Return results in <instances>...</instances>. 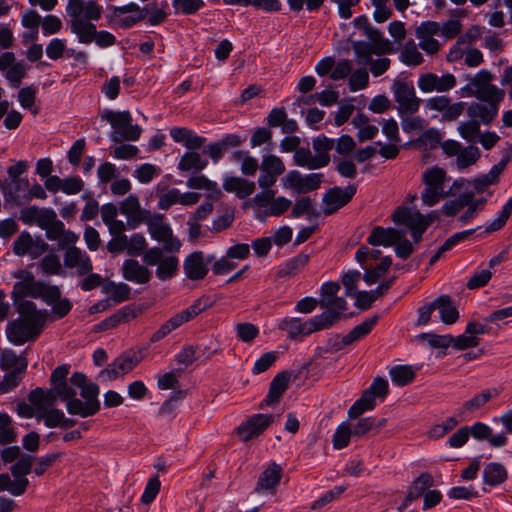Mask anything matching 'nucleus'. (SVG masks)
<instances>
[{"label":"nucleus","instance_id":"f257e3e1","mask_svg":"<svg viewBox=\"0 0 512 512\" xmlns=\"http://www.w3.org/2000/svg\"><path fill=\"white\" fill-rule=\"evenodd\" d=\"M103 7L96 0H68L66 13L70 17L68 27L82 44L95 42L100 48H107L116 44V37L106 31H98L92 21H98Z\"/></svg>","mask_w":512,"mask_h":512},{"label":"nucleus","instance_id":"f03ea898","mask_svg":"<svg viewBox=\"0 0 512 512\" xmlns=\"http://www.w3.org/2000/svg\"><path fill=\"white\" fill-rule=\"evenodd\" d=\"M18 318L7 324V339L14 345H23L34 342L43 332L49 319L46 309H38L36 304L29 300H22L17 304Z\"/></svg>","mask_w":512,"mask_h":512},{"label":"nucleus","instance_id":"7ed1b4c3","mask_svg":"<svg viewBox=\"0 0 512 512\" xmlns=\"http://www.w3.org/2000/svg\"><path fill=\"white\" fill-rule=\"evenodd\" d=\"M212 305L213 301H211L210 297L203 296L198 298L189 307L173 315L163 323L160 328L152 334L150 342L155 343L162 340L172 331L195 319L199 314L212 307Z\"/></svg>","mask_w":512,"mask_h":512},{"label":"nucleus","instance_id":"20e7f679","mask_svg":"<svg viewBox=\"0 0 512 512\" xmlns=\"http://www.w3.org/2000/svg\"><path fill=\"white\" fill-rule=\"evenodd\" d=\"M101 117L113 128L112 141H137L140 138L142 129L139 125L132 124V116L129 111L104 110Z\"/></svg>","mask_w":512,"mask_h":512},{"label":"nucleus","instance_id":"39448f33","mask_svg":"<svg viewBox=\"0 0 512 512\" xmlns=\"http://www.w3.org/2000/svg\"><path fill=\"white\" fill-rule=\"evenodd\" d=\"M446 181V172L444 169L437 166L428 168L422 175V182L425 189L421 194V199L424 205L434 206L441 199L450 195V191L444 190Z\"/></svg>","mask_w":512,"mask_h":512},{"label":"nucleus","instance_id":"423d86ee","mask_svg":"<svg viewBox=\"0 0 512 512\" xmlns=\"http://www.w3.org/2000/svg\"><path fill=\"white\" fill-rule=\"evenodd\" d=\"M493 75L489 70L482 69L462 88L464 94L478 100L504 98L505 91L492 84Z\"/></svg>","mask_w":512,"mask_h":512},{"label":"nucleus","instance_id":"0eeeda50","mask_svg":"<svg viewBox=\"0 0 512 512\" xmlns=\"http://www.w3.org/2000/svg\"><path fill=\"white\" fill-rule=\"evenodd\" d=\"M392 219L397 225H406L410 231L415 243L420 242L423 233L433 222L432 215L424 216L420 212H412L409 208L399 207L392 215Z\"/></svg>","mask_w":512,"mask_h":512},{"label":"nucleus","instance_id":"6e6552de","mask_svg":"<svg viewBox=\"0 0 512 512\" xmlns=\"http://www.w3.org/2000/svg\"><path fill=\"white\" fill-rule=\"evenodd\" d=\"M143 262L147 266H155L156 276L161 281L173 278L179 270V259L176 256H164V250L159 247L148 249L143 255Z\"/></svg>","mask_w":512,"mask_h":512},{"label":"nucleus","instance_id":"1a4fd4ad","mask_svg":"<svg viewBox=\"0 0 512 512\" xmlns=\"http://www.w3.org/2000/svg\"><path fill=\"white\" fill-rule=\"evenodd\" d=\"M142 360L140 352L128 350L119 355L112 363L99 373L102 381H112L134 369Z\"/></svg>","mask_w":512,"mask_h":512},{"label":"nucleus","instance_id":"9d476101","mask_svg":"<svg viewBox=\"0 0 512 512\" xmlns=\"http://www.w3.org/2000/svg\"><path fill=\"white\" fill-rule=\"evenodd\" d=\"M147 225L151 237L163 243L162 250L168 253H175L180 250L181 241L173 236L171 227L164 222L162 216L157 215L150 218Z\"/></svg>","mask_w":512,"mask_h":512},{"label":"nucleus","instance_id":"9b49d317","mask_svg":"<svg viewBox=\"0 0 512 512\" xmlns=\"http://www.w3.org/2000/svg\"><path fill=\"white\" fill-rule=\"evenodd\" d=\"M392 91L401 116L411 115L419 110L420 99L416 97L412 83L397 80L393 83Z\"/></svg>","mask_w":512,"mask_h":512},{"label":"nucleus","instance_id":"f8f14e48","mask_svg":"<svg viewBox=\"0 0 512 512\" xmlns=\"http://www.w3.org/2000/svg\"><path fill=\"white\" fill-rule=\"evenodd\" d=\"M322 173H311L302 175L297 170L289 171L282 182L285 188L292 189L298 194H306L317 190L323 181Z\"/></svg>","mask_w":512,"mask_h":512},{"label":"nucleus","instance_id":"ddd939ff","mask_svg":"<svg viewBox=\"0 0 512 512\" xmlns=\"http://www.w3.org/2000/svg\"><path fill=\"white\" fill-rule=\"evenodd\" d=\"M48 249V244L41 238H33L24 230L13 242V253L17 256L28 255L31 259H37Z\"/></svg>","mask_w":512,"mask_h":512},{"label":"nucleus","instance_id":"4468645a","mask_svg":"<svg viewBox=\"0 0 512 512\" xmlns=\"http://www.w3.org/2000/svg\"><path fill=\"white\" fill-rule=\"evenodd\" d=\"M417 84L424 93H444L452 90L456 86L457 80L451 73L438 76L435 73L428 72L419 76Z\"/></svg>","mask_w":512,"mask_h":512},{"label":"nucleus","instance_id":"2eb2a0df","mask_svg":"<svg viewBox=\"0 0 512 512\" xmlns=\"http://www.w3.org/2000/svg\"><path fill=\"white\" fill-rule=\"evenodd\" d=\"M426 108L431 111H437L442 114V120L452 122L457 120L465 110V103H452L448 96H434L426 101Z\"/></svg>","mask_w":512,"mask_h":512},{"label":"nucleus","instance_id":"dca6fc26","mask_svg":"<svg viewBox=\"0 0 512 512\" xmlns=\"http://www.w3.org/2000/svg\"><path fill=\"white\" fill-rule=\"evenodd\" d=\"M504 98H493L492 100H479L472 102L466 112L469 118L480 124L489 125L498 115L500 103Z\"/></svg>","mask_w":512,"mask_h":512},{"label":"nucleus","instance_id":"f3484780","mask_svg":"<svg viewBox=\"0 0 512 512\" xmlns=\"http://www.w3.org/2000/svg\"><path fill=\"white\" fill-rule=\"evenodd\" d=\"M275 420L273 414H255L237 428L239 438L247 442L261 435Z\"/></svg>","mask_w":512,"mask_h":512},{"label":"nucleus","instance_id":"a211bd4d","mask_svg":"<svg viewBox=\"0 0 512 512\" xmlns=\"http://www.w3.org/2000/svg\"><path fill=\"white\" fill-rule=\"evenodd\" d=\"M260 170L259 187H272L276 183L277 177L284 173L285 165L279 157L269 154L263 156Z\"/></svg>","mask_w":512,"mask_h":512},{"label":"nucleus","instance_id":"6ab92c4d","mask_svg":"<svg viewBox=\"0 0 512 512\" xmlns=\"http://www.w3.org/2000/svg\"><path fill=\"white\" fill-rule=\"evenodd\" d=\"M357 187L350 184L345 188L334 187L330 189L323 197V202L326 205L324 213L330 215L335 213L339 208L348 204L353 196L356 194Z\"/></svg>","mask_w":512,"mask_h":512},{"label":"nucleus","instance_id":"aec40b11","mask_svg":"<svg viewBox=\"0 0 512 512\" xmlns=\"http://www.w3.org/2000/svg\"><path fill=\"white\" fill-rule=\"evenodd\" d=\"M64 264L67 268H75L79 276H84L93 270V265L88 254L76 246H71L66 250L64 254Z\"/></svg>","mask_w":512,"mask_h":512},{"label":"nucleus","instance_id":"412c9836","mask_svg":"<svg viewBox=\"0 0 512 512\" xmlns=\"http://www.w3.org/2000/svg\"><path fill=\"white\" fill-rule=\"evenodd\" d=\"M340 285L337 282H325L321 286L319 306L321 308H334L339 311L347 309V302L344 298L338 297Z\"/></svg>","mask_w":512,"mask_h":512},{"label":"nucleus","instance_id":"4be33fe9","mask_svg":"<svg viewBox=\"0 0 512 512\" xmlns=\"http://www.w3.org/2000/svg\"><path fill=\"white\" fill-rule=\"evenodd\" d=\"M404 233L405 232L403 230L376 226L372 229L370 235L368 236L367 242L373 246L390 247L397 241L401 240V238L404 236Z\"/></svg>","mask_w":512,"mask_h":512},{"label":"nucleus","instance_id":"5701e85b","mask_svg":"<svg viewBox=\"0 0 512 512\" xmlns=\"http://www.w3.org/2000/svg\"><path fill=\"white\" fill-rule=\"evenodd\" d=\"M121 271L125 280L137 284H146L152 277V272L135 259L125 260Z\"/></svg>","mask_w":512,"mask_h":512},{"label":"nucleus","instance_id":"b1692460","mask_svg":"<svg viewBox=\"0 0 512 512\" xmlns=\"http://www.w3.org/2000/svg\"><path fill=\"white\" fill-rule=\"evenodd\" d=\"M290 381V374L286 371H283L277 374L273 380L270 382L269 391L265 399L262 401L260 407L273 406L277 404L282 395L288 389Z\"/></svg>","mask_w":512,"mask_h":512},{"label":"nucleus","instance_id":"393cba45","mask_svg":"<svg viewBox=\"0 0 512 512\" xmlns=\"http://www.w3.org/2000/svg\"><path fill=\"white\" fill-rule=\"evenodd\" d=\"M183 269L187 278L191 280L203 279L208 273L203 253L195 251L189 254L184 260Z\"/></svg>","mask_w":512,"mask_h":512},{"label":"nucleus","instance_id":"a878e982","mask_svg":"<svg viewBox=\"0 0 512 512\" xmlns=\"http://www.w3.org/2000/svg\"><path fill=\"white\" fill-rule=\"evenodd\" d=\"M282 477V468L276 463H272L266 468L259 476L255 491L261 492H274Z\"/></svg>","mask_w":512,"mask_h":512},{"label":"nucleus","instance_id":"bb28decb","mask_svg":"<svg viewBox=\"0 0 512 512\" xmlns=\"http://www.w3.org/2000/svg\"><path fill=\"white\" fill-rule=\"evenodd\" d=\"M142 313V309L133 305H127L119 309L113 315L109 316L98 324L99 330H108L115 328L120 323H127L137 318Z\"/></svg>","mask_w":512,"mask_h":512},{"label":"nucleus","instance_id":"cd10ccee","mask_svg":"<svg viewBox=\"0 0 512 512\" xmlns=\"http://www.w3.org/2000/svg\"><path fill=\"white\" fill-rule=\"evenodd\" d=\"M503 391L502 386L490 387L466 401L459 409V415L464 416L467 412H474L482 408L491 399L498 397Z\"/></svg>","mask_w":512,"mask_h":512},{"label":"nucleus","instance_id":"c85d7f7f","mask_svg":"<svg viewBox=\"0 0 512 512\" xmlns=\"http://www.w3.org/2000/svg\"><path fill=\"white\" fill-rule=\"evenodd\" d=\"M223 188L228 193H235L240 199H244L255 191V183L242 177L227 176L223 182Z\"/></svg>","mask_w":512,"mask_h":512},{"label":"nucleus","instance_id":"c756f323","mask_svg":"<svg viewBox=\"0 0 512 512\" xmlns=\"http://www.w3.org/2000/svg\"><path fill=\"white\" fill-rule=\"evenodd\" d=\"M54 212L51 208H40L38 206H29L21 209L20 220L27 225L36 224L42 228L49 220V217Z\"/></svg>","mask_w":512,"mask_h":512},{"label":"nucleus","instance_id":"7c9ffc66","mask_svg":"<svg viewBox=\"0 0 512 512\" xmlns=\"http://www.w3.org/2000/svg\"><path fill=\"white\" fill-rule=\"evenodd\" d=\"M433 485L434 479L431 474L427 472L420 474V476L413 481L403 506L406 507L419 497L423 496Z\"/></svg>","mask_w":512,"mask_h":512},{"label":"nucleus","instance_id":"2f4dec72","mask_svg":"<svg viewBox=\"0 0 512 512\" xmlns=\"http://www.w3.org/2000/svg\"><path fill=\"white\" fill-rule=\"evenodd\" d=\"M436 309L439 310L440 319L444 324H454L459 318V312L454 305L452 298L443 294L435 299Z\"/></svg>","mask_w":512,"mask_h":512},{"label":"nucleus","instance_id":"473e14b6","mask_svg":"<svg viewBox=\"0 0 512 512\" xmlns=\"http://www.w3.org/2000/svg\"><path fill=\"white\" fill-rule=\"evenodd\" d=\"M279 328L287 331L290 339L312 334L310 320L302 322L300 318H285L279 324Z\"/></svg>","mask_w":512,"mask_h":512},{"label":"nucleus","instance_id":"72a5a7b5","mask_svg":"<svg viewBox=\"0 0 512 512\" xmlns=\"http://www.w3.org/2000/svg\"><path fill=\"white\" fill-rule=\"evenodd\" d=\"M326 311L320 315L310 318L312 333L332 327L341 318L343 311L334 308H325Z\"/></svg>","mask_w":512,"mask_h":512},{"label":"nucleus","instance_id":"f704fd0d","mask_svg":"<svg viewBox=\"0 0 512 512\" xmlns=\"http://www.w3.org/2000/svg\"><path fill=\"white\" fill-rule=\"evenodd\" d=\"M47 283L42 281H35L32 276L17 282L14 285V293L20 296H30L35 299H41L44 288Z\"/></svg>","mask_w":512,"mask_h":512},{"label":"nucleus","instance_id":"c9c22d12","mask_svg":"<svg viewBox=\"0 0 512 512\" xmlns=\"http://www.w3.org/2000/svg\"><path fill=\"white\" fill-rule=\"evenodd\" d=\"M508 473L503 464L491 462L483 469V482L489 486H497L507 480Z\"/></svg>","mask_w":512,"mask_h":512},{"label":"nucleus","instance_id":"e433bc0d","mask_svg":"<svg viewBox=\"0 0 512 512\" xmlns=\"http://www.w3.org/2000/svg\"><path fill=\"white\" fill-rule=\"evenodd\" d=\"M335 139L328 138L326 136L317 137L313 139V149L316 152V160L318 164L316 166L325 167L330 162L329 151L334 149Z\"/></svg>","mask_w":512,"mask_h":512},{"label":"nucleus","instance_id":"4c0bfd02","mask_svg":"<svg viewBox=\"0 0 512 512\" xmlns=\"http://www.w3.org/2000/svg\"><path fill=\"white\" fill-rule=\"evenodd\" d=\"M378 322V316L366 319L362 323L355 326L347 335L342 337V343L353 344L366 337Z\"/></svg>","mask_w":512,"mask_h":512},{"label":"nucleus","instance_id":"58836bf2","mask_svg":"<svg viewBox=\"0 0 512 512\" xmlns=\"http://www.w3.org/2000/svg\"><path fill=\"white\" fill-rule=\"evenodd\" d=\"M378 322V316L366 319L362 323L355 326L347 335L342 337V343L353 344L366 337Z\"/></svg>","mask_w":512,"mask_h":512},{"label":"nucleus","instance_id":"ea45409f","mask_svg":"<svg viewBox=\"0 0 512 512\" xmlns=\"http://www.w3.org/2000/svg\"><path fill=\"white\" fill-rule=\"evenodd\" d=\"M309 262V255L300 253L282 264L278 271V278H285L297 274Z\"/></svg>","mask_w":512,"mask_h":512},{"label":"nucleus","instance_id":"a19ab883","mask_svg":"<svg viewBox=\"0 0 512 512\" xmlns=\"http://www.w3.org/2000/svg\"><path fill=\"white\" fill-rule=\"evenodd\" d=\"M66 409L70 415H76L82 418L93 416L100 410L96 403L93 405L76 397L68 401Z\"/></svg>","mask_w":512,"mask_h":512},{"label":"nucleus","instance_id":"79ce46f5","mask_svg":"<svg viewBox=\"0 0 512 512\" xmlns=\"http://www.w3.org/2000/svg\"><path fill=\"white\" fill-rule=\"evenodd\" d=\"M162 9V5L158 6L156 2H152L141 8L137 3L131 2L124 6H113L111 8L112 10V16L113 17H120L124 16L125 14H129V12H140L144 15V19L153 13L155 10Z\"/></svg>","mask_w":512,"mask_h":512},{"label":"nucleus","instance_id":"37998d69","mask_svg":"<svg viewBox=\"0 0 512 512\" xmlns=\"http://www.w3.org/2000/svg\"><path fill=\"white\" fill-rule=\"evenodd\" d=\"M375 397L371 392L367 389L363 391L361 397L355 401V403L350 407L348 411V415L351 419L358 418L366 411L373 410L376 403Z\"/></svg>","mask_w":512,"mask_h":512},{"label":"nucleus","instance_id":"c03bdc74","mask_svg":"<svg viewBox=\"0 0 512 512\" xmlns=\"http://www.w3.org/2000/svg\"><path fill=\"white\" fill-rule=\"evenodd\" d=\"M231 159L241 164V172L246 176H253L258 168H260L257 159L252 157L248 151H234L231 155Z\"/></svg>","mask_w":512,"mask_h":512},{"label":"nucleus","instance_id":"a18cd8bd","mask_svg":"<svg viewBox=\"0 0 512 512\" xmlns=\"http://www.w3.org/2000/svg\"><path fill=\"white\" fill-rule=\"evenodd\" d=\"M29 485L27 478L16 479L12 481L7 473L0 474V492L8 491L14 496L23 495Z\"/></svg>","mask_w":512,"mask_h":512},{"label":"nucleus","instance_id":"49530a36","mask_svg":"<svg viewBox=\"0 0 512 512\" xmlns=\"http://www.w3.org/2000/svg\"><path fill=\"white\" fill-rule=\"evenodd\" d=\"M103 292L110 294V299L117 304L129 300L131 296V288L123 282L110 281L103 287Z\"/></svg>","mask_w":512,"mask_h":512},{"label":"nucleus","instance_id":"de8ad7c7","mask_svg":"<svg viewBox=\"0 0 512 512\" xmlns=\"http://www.w3.org/2000/svg\"><path fill=\"white\" fill-rule=\"evenodd\" d=\"M208 164L206 159H203L198 152H186L180 159L178 168L181 171L203 170Z\"/></svg>","mask_w":512,"mask_h":512},{"label":"nucleus","instance_id":"09e8293b","mask_svg":"<svg viewBox=\"0 0 512 512\" xmlns=\"http://www.w3.org/2000/svg\"><path fill=\"white\" fill-rule=\"evenodd\" d=\"M27 369V363H22L18 369H14L5 374L0 381V394L7 393L17 387L21 382L23 375Z\"/></svg>","mask_w":512,"mask_h":512},{"label":"nucleus","instance_id":"8fccbe9b","mask_svg":"<svg viewBox=\"0 0 512 512\" xmlns=\"http://www.w3.org/2000/svg\"><path fill=\"white\" fill-rule=\"evenodd\" d=\"M364 35L371 41V45L375 47V54L382 55L391 52V43L385 39L377 28L371 26Z\"/></svg>","mask_w":512,"mask_h":512},{"label":"nucleus","instance_id":"3c124183","mask_svg":"<svg viewBox=\"0 0 512 512\" xmlns=\"http://www.w3.org/2000/svg\"><path fill=\"white\" fill-rule=\"evenodd\" d=\"M391 380L398 386H405L415 378V371L409 365H396L389 371Z\"/></svg>","mask_w":512,"mask_h":512},{"label":"nucleus","instance_id":"603ef678","mask_svg":"<svg viewBox=\"0 0 512 512\" xmlns=\"http://www.w3.org/2000/svg\"><path fill=\"white\" fill-rule=\"evenodd\" d=\"M392 259L390 256L382 258L380 264L372 269H367L364 273L363 279L368 284L376 283L390 268Z\"/></svg>","mask_w":512,"mask_h":512},{"label":"nucleus","instance_id":"864d4df0","mask_svg":"<svg viewBox=\"0 0 512 512\" xmlns=\"http://www.w3.org/2000/svg\"><path fill=\"white\" fill-rule=\"evenodd\" d=\"M480 123L476 119L470 118L468 121L462 122L458 127V132L467 142L475 143L480 136Z\"/></svg>","mask_w":512,"mask_h":512},{"label":"nucleus","instance_id":"5fc2aeb1","mask_svg":"<svg viewBox=\"0 0 512 512\" xmlns=\"http://www.w3.org/2000/svg\"><path fill=\"white\" fill-rule=\"evenodd\" d=\"M401 61L409 66H418L424 59L422 54L418 51L414 41L408 42L400 54Z\"/></svg>","mask_w":512,"mask_h":512},{"label":"nucleus","instance_id":"6e6d98bb","mask_svg":"<svg viewBox=\"0 0 512 512\" xmlns=\"http://www.w3.org/2000/svg\"><path fill=\"white\" fill-rule=\"evenodd\" d=\"M27 363L26 358L18 356L13 350L5 349L0 356V367L5 371L18 369L22 363Z\"/></svg>","mask_w":512,"mask_h":512},{"label":"nucleus","instance_id":"4d7b16f0","mask_svg":"<svg viewBox=\"0 0 512 512\" xmlns=\"http://www.w3.org/2000/svg\"><path fill=\"white\" fill-rule=\"evenodd\" d=\"M35 417L38 421L43 420L46 427H60L61 420H63V411L56 408L41 409L40 413L35 414Z\"/></svg>","mask_w":512,"mask_h":512},{"label":"nucleus","instance_id":"13d9d810","mask_svg":"<svg viewBox=\"0 0 512 512\" xmlns=\"http://www.w3.org/2000/svg\"><path fill=\"white\" fill-rule=\"evenodd\" d=\"M41 229L46 231L49 240H59L64 234V223L57 219L56 212H52L48 222Z\"/></svg>","mask_w":512,"mask_h":512},{"label":"nucleus","instance_id":"bf43d9fd","mask_svg":"<svg viewBox=\"0 0 512 512\" xmlns=\"http://www.w3.org/2000/svg\"><path fill=\"white\" fill-rule=\"evenodd\" d=\"M294 162L298 166L307 167L311 170L321 168V166H316L318 164L316 156H313L311 151L307 148H299L295 151Z\"/></svg>","mask_w":512,"mask_h":512},{"label":"nucleus","instance_id":"052dcab7","mask_svg":"<svg viewBox=\"0 0 512 512\" xmlns=\"http://www.w3.org/2000/svg\"><path fill=\"white\" fill-rule=\"evenodd\" d=\"M334 149L341 158H346L356 150V142L350 135L345 134L335 140Z\"/></svg>","mask_w":512,"mask_h":512},{"label":"nucleus","instance_id":"680f3d73","mask_svg":"<svg viewBox=\"0 0 512 512\" xmlns=\"http://www.w3.org/2000/svg\"><path fill=\"white\" fill-rule=\"evenodd\" d=\"M235 330L238 339L244 343H251L259 335V328L249 322L238 323Z\"/></svg>","mask_w":512,"mask_h":512},{"label":"nucleus","instance_id":"e2e57ef3","mask_svg":"<svg viewBox=\"0 0 512 512\" xmlns=\"http://www.w3.org/2000/svg\"><path fill=\"white\" fill-rule=\"evenodd\" d=\"M480 157V151L475 146H468L465 149H461L457 156V166L460 169L466 168L474 164Z\"/></svg>","mask_w":512,"mask_h":512},{"label":"nucleus","instance_id":"0e129e2a","mask_svg":"<svg viewBox=\"0 0 512 512\" xmlns=\"http://www.w3.org/2000/svg\"><path fill=\"white\" fill-rule=\"evenodd\" d=\"M186 185L191 189H202L207 191H215L218 195L221 194V191L218 189L217 184L211 180H209L204 175H196L190 177Z\"/></svg>","mask_w":512,"mask_h":512},{"label":"nucleus","instance_id":"69168bd1","mask_svg":"<svg viewBox=\"0 0 512 512\" xmlns=\"http://www.w3.org/2000/svg\"><path fill=\"white\" fill-rule=\"evenodd\" d=\"M353 436L351 427L345 423L339 425L333 435V446L336 449H342L349 444L350 437Z\"/></svg>","mask_w":512,"mask_h":512},{"label":"nucleus","instance_id":"338daca9","mask_svg":"<svg viewBox=\"0 0 512 512\" xmlns=\"http://www.w3.org/2000/svg\"><path fill=\"white\" fill-rule=\"evenodd\" d=\"M353 51L359 62L366 65L371 61L372 54H375V47L365 41H357L353 43Z\"/></svg>","mask_w":512,"mask_h":512},{"label":"nucleus","instance_id":"774afa93","mask_svg":"<svg viewBox=\"0 0 512 512\" xmlns=\"http://www.w3.org/2000/svg\"><path fill=\"white\" fill-rule=\"evenodd\" d=\"M33 457L24 455L10 468L12 475L16 479L25 478L31 472Z\"/></svg>","mask_w":512,"mask_h":512}]
</instances>
